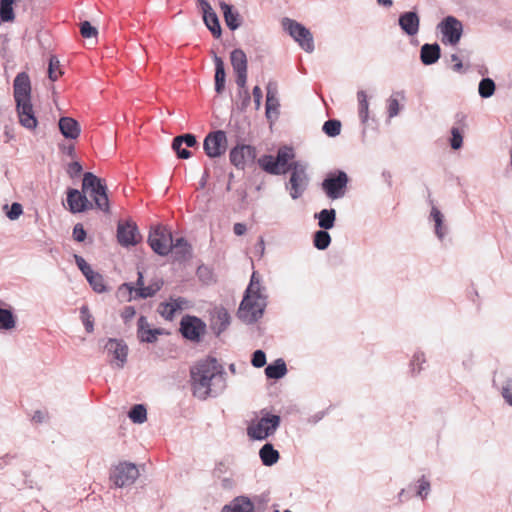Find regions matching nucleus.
Segmentation results:
<instances>
[{"instance_id": "1a4fd4ad", "label": "nucleus", "mask_w": 512, "mask_h": 512, "mask_svg": "<svg viewBox=\"0 0 512 512\" xmlns=\"http://www.w3.org/2000/svg\"><path fill=\"white\" fill-rule=\"evenodd\" d=\"M139 477L137 466L130 462H121L111 472L110 478L116 487L132 485Z\"/></svg>"}, {"instance_id": "79ce46f5", "label": "nucleus", "mask_w": 512, "mask_h": 512, "mask_svg": "<svg viewBox=\"0 0 512 512\" xmlns=\"http://www.w3.org/2000/svg\"><path fill=\"white\" fill-rule=\"evenodd\" d=\"M496 89L495 82L491 78H483L479 82L478 92L482 98L491 97Z\"/></svg>"}, {"instance_id": "052dcab7", "label": "nucleus", "mask_w": 512, "mask_h": 512, "mask_svg": "<svg viewBox=\"0 0 512 512\" xmlns=\"http://www.w3.org/2000/svg\"><path fill=\"white\" fill-rule=\"evenodd\" d=\"M160 314L166 319V320H172L175 314V308L172 307V305L167 303H161L160 304Z\"/></svg>"}, {"instance_id": "7c9ffc66", "label": "nucleus", "mask_w": 512, "mask_h": 512, "mask_svg": "<svg viewBox=\"0 0 512 512\" xmlns=\"http://www.w3.org/2000/svg\"><path fill=\"white\" fill-rule=\"evenodd\" d=\"M215 64V91L220 94L225 88V67L221 57L214 55Z\"/></svg>"}, {"instance_id": "b1692460", "label": "nucleus", "mask_w": 512, "mask_h": 512, "mask_svg": "<svg viewBox=\"0 0 512 512\" xmlns=\"http://www.w3.org/2000/svg\"><path fill=\"white\" fill-rule=\"evenodd\" d=\"M59 130L66 139L75 140L81 133L79 123L72 117L64 116L59 119Z\"/></svg>"}, {"instance_id": "c756f323", "label": "nucleus", "mask_w": 512, "mask_h": 512, "mask_svg": "<svg viewBox=\"0 0 512 512\" xmlns=\"http://www.w3.org/2000/svg\"><path fill=\"white\" fill-rule=\"evenodd\" d=\"M315 218L318 219V226L321 229H332L336 221V210L333 208L323 209L319 213L315 214Z\"/></svg>"}, {"instance_id": "4468645a", "label": "nucleus", "mask_w": 512, "mask_h": 512, "mask_svg": "<svg viewBox=\"0 0 512 512\" xmlns=\"http://www.w3.org/2000/svg\"><path fill=\"white\" fill-rule=\"evenodd\" d=\"M104 350L108 353V355L113 356L116 367H124L128 356V346L124 340L109 338L104 345Z\"/></svg>"}, {"instance_id": "f704fd0d", "label": "nucleus", "mask_w": 512, "mask_h": 512, "mask_svg": "<svg viewBox=\"0 0 512 512\" xmlns=\"http://www.w3.org/2000/svg\"><path fill=\"white\" fill-rule=\"evenodd\" d=\"M175 250L177 259H185L191 254V246L184 237L171 240V251Z\"/></svg>"}, {"instance_id": "c85d7f7f", "label": "nucleus", "mask_w": 512, "mask_h": 512, "mask_svg": "<svg viewBox=\"0 0 512 512\" xmlns=\"http://www.w3.org/2000/svg\"><path fill=\"white\" fill-rule=\"evenodd\" d=\"M259 166L267 173L280 175L286 173L287 169H282L276 157L272 155H263L258 159Z\"/></svg>"}, {"instance_id": "58836bf2", "label": "nucleus", "mask_w": 512, "mask_h": 512, "mask_svg": "<svg viewBox=\"0 0 512 512\" xmlns=\"http://www.w3.org/2000/svg\"><path fill=\"white\" fill-rule=\"evenodd\" d=\"M405 95L403 91H397L393 93L387 100V112L389 118L397 116L400 112L399 99H404Z\"/></svg>"}, {"instance_id": "49530a36", "label": "nucleus", "mask_w": 512, "mask_h": 512, "mask_svg": "<svg viewBox=\"0 0 512 512\" xmlns=\"http://www.w3.org/2000/svg\"><path fill=\"white\" fill-rule=\"evenodd\" d=\"M86 279L95 292L102 293L106 291V286L104 285V278L101 274L93 272L89 276H87Z\"/></svg>"}, {"instance_id": "ea45409f", "label": "nucleus", "mask_w": 512, "mask_h": 512, "mask_svg": "<svg viewBox=\"0 0 512 512\" xmlns=\"http://www.w3.org/2000/svg\"><path fill=\"white\" fill-rule=\"evenodd\" d=\"M331 243V236L327 230L320 229L313 235V244L318 250H325Z\"/></svg>"}, {"instance_id": "423d86ee", "label": "nucleus", "mask_w": 512, "mask_h": 512, "mask_svg": "<svg viewBox=\"0 0 512 512\" xmlns=\"http://www.w3.org/2000/svg\"><path fill=\"white\" fill-rule=\"evenodd\" d=\"M280 417L278 415L267 414L259 420L252 422L247 428V434L254 440H265L273 435L280 425Z\"/></svg>"}, {"instance_id": "864d4df0", "label": "nucleus", "mask_w": 512, "mask_h": 512, "mask_svg": "<svg viewBox=\"0 0 512 512\" xmlns=\"http://www.w3.org/2000/svg\"><path fill=\"white\" fill-rule=\"evenodd\" d=\"M174 139H175V146L178 148H179V146H182L183 144H185L186 147H194L197 144L195 135L190 134V133L176 136Z\"/></svg>"}, {"instance_id": "37998d69", "label": "nucleus", "mask_w": 512, "mask_h": 512, "mask_svg": "<svg viewBox=\"0 0 512 512\" xmlns=\"http://www.w3.org/2000/svg\"><path fill=\"white\" fill-rule=\"evenodd\" d=\"M128 416L134 423L141 424L147 419L146 408L142 404H136L130 409Z\"/></svg>"}, {"instance_id": "4d7b16f0", "label": "nucleus", "mask_w": 512, "mask_h": 512, "mask_svg": "<svg viewBox=\"0 0 512 512\" xmlns=\"http://www.w3.org/2000/svg\"><path fill=\"white\" fill-rule=\"evenodd\" d=\"M75 263L80 269V271L83 273L85 277L89 276L94 271L92 270L91 266L85 261V259L82 256L74 255Z\"/></svg>"}, {"instance_id": "680f3d73", "label": "nucleus", "mask_w": 512, "mask_h": 512, "mask_svg": "<svg viewBox=\"0 0 512 512\" xmlns=\"http://www.w3.org/2000/svg\"><path fill=\"white\" fill-rule=\"evenodd\" d=\"M169 303L175 308V311L186 309L189 305V301L183 297L170 298Z\"/></svg>"}, {"instance_id": "9d476101", "label": "nucleus", "mask_w": 512, "mask_h": 512, "mask_svg": "<svg viewBox=\"0 0 512 512\" xmlns=\"http://www.w3.org/2000/svg\"><path fill=\"white\" fill-rule=\"evenodd\" d=\"M438 29L442 34V42L450 45L458 44L463 33V25L461 21L454 16L445 17L438 24Z\"/></svg>"}, {"instance_id": "774afa93", "label": "nucleus", "mask_w": 512, "mask_h": 512, "mask_svg": "<svg viewBox=\"0 0 512 512\" xmlns=\"http://www.w3.org/2000/svg\"><path fill=\"white\" fill-rule=\"evenodd\" d=\"M236 84L240 88V91H244L247 83V71L244 72H236Z\"/></svg>"}, {"instance_id": "ddd939ff", "label": "nucleus", "mask_w": 512, "mask_h": 512, "mask_svg": "<svg viewBox=\"0 0 512 512\" xmlns=\"http://www.w3.org/2000/svg\"><path fill=\"white\" fill-rule=\"evenodd\" d=\"M229 158L237 169L243 170L246 165L254 162L256 149L251 145H237L230 150Z\"/></svg>"}, {"instance_id": "bb28decb", "label": "nucleus", "mask_w": 512, "mask_h": 512, "mask_svg": "<svg viewBox=\"0 0 512 512\" xmlns=\"http://www.w3.org/2000/svg\"><path fill=\"white\" fill-rule=\"evenodd\" d=\"M441 55L439 44H424L420 50V59L424 65H432L438 61Z\"/></svg>"}, {"instance_id": "5701e85b", "label": "nucleus", "mask_w": 512, "mask_h": 512, "mask_svg": "<svg viewBox=\"0 0 512 512\" xmlns=\"http://www.w3.org/2000/svg\"><path fill=\"white\" fill-rule=\"evenodd\" d=\"M221 512H255V505L248 496L240 495L225 504Z\"/></svg>"}, {"instance_id": "603ef678", "label": "nucleus", "mask_w": 512, "mask_h": 512, "mask_svg": "<svg viewBox=\"0 0 512 512\" xmlns=\"http://www.w3.org/2000/svg\"><path fill=\"white\" fill-rule=\"evenodd\" d=\"M425 362L426 359L424 353L421 351L415 352L410 362L412 373H420V371L422 370V364H424Z\"/></svg>"}, {"instance_id": "f8f14e48", "label": "nucleus", "mask_w": 512, "mask_h": 512, "mask_svg": "<svg viewBox=\"0 0 512 512\" xmlns=\"http://www.w3.org/2000/svg\"><path fill=\"white\" fill-rule=\"evenodd\" d=\"M205 329L206 324L196 316L186 315L181 319L180 332L188 340L199 341Z\"/></svg>"}, {"instance_id": "0e129e2a", "label": "nucleus", "mask_w": 512, "mask_h": 512, "mask_svg": "<svg viewBox=\"0 0 512 512\" xmlns=\"http://www.w3.org/2000/svg\"><path fill=\"white\" fill-rule=\"evenodd\" d=\"M73 238L77 242H83L86 238V231L82 224L78 223L73 228Z\"/></svg>"}, {"instance_id": "2f4dec72", "label": "nucleus", "mask_w": 512, "mask_h": 512, "mask_svg": "<svg viewBox=\"0 0 512 512\" xmlns=\"http://www.w3.org/2000/svg\"><path fill=\"white\" fill-rule=\"evenodd\" d=\"M287 373L286 363L279 358L265 368V374L269 379H280Z\"/></svg>"}, {"instance_id": "09e8293b", "label": "nucleus", "mask_w": 512, "mask_h": 512, "mask_svg": "<svg viewBox=\"0 0 512 512\" xmlns=\"http://www.w3.org/2000/svg\"><path fill=\"white\" fill-rule=\"evenodd\" d=\"M80 316H81L82 323L85 327V330L88 333H92L94 330V318H93L92 314L90 313V310L87 305H83L80 308Z\"/></svg>"}, {"instance_id": "dca6fc26", "label": "nucleus", "mask_w": 512, "mask_h": 512, "mask_svg": "<svg viewBox=\"0 0 512 512\" xmlns=\"http://www.w3.org/2000/svg\"><path fill=\"white\" fill-rule=\"evenodd\" d=\"M198 7L203 14V21L212 35L216 38L221 36L222 30L219 18L207 0H197Z\"/></svg>"}, {"instance_id": "cd10ccee", "label": "nucleus", "mask_w": 512, "mask_h": 512, "mask_svg": "<svg viewBox=\"0 0 512 512\" xmlns=\"http://www.w3.org/2000/svg\"><path fill=\"white\" fill-rule=\"evenodd\" d=\"M230 324V315L228 311L221 308L215 312L212 317L211 328L216 335L224 332Z\"/></svg>"}, {"instance_id": "6e6d98bb", "label": "nucleus", "mask_w": 512, "mask_h": 512, "mask_svg": "<svg viewBox=\"0 0 512 512\" xmlns=\"http://www.w3.org/2000/svg\"><path fill=\"white\" fill-rule=\"evenodd\" d=\"M80 33L84 38H91L97 35V29L89 21L80 23Z\"/></svg>"}, {"instance_id": "a211bd4d", "label": "nucleus", "mask_w": 512, "mask_h": 512, "mask_svg": "<svg viewBox=\"0 0 512 512\" xmlns=\"http://www.w3.org/2000/svg\"><path fill=\"white\" fill-rule=\"evenodd\" d=\"M16 103L31 100V84L27 73H18L13 82Z\"/></svg>"}, {"instance_id": "aec40b11", "label": "nucleus", "mask_w": 512, "mask_h": 512, "mask_svg": "<svg viewBox=\"0 0 512 512\" xmlns=\"http://www.w3.org/2000/svg\"><path fill=\"white\" fill-rule=\"evenodd\" d=\"M398 24L408 36H414L419 32L420 17L415 11H407L400 14Z\"/></svg>"}, {"instance_id": "473e14b6", "label": "nucleus", "mask_w": 512, "mask_h": 512, "mask_svg": "<svg viewBox=\"0 0 512 512\" xmlns=\"http://www.w3.org/2000/svg\"><path fill=\"white\" fill-rule=\"evenodd\" d=\"M260 459L265 466H272L279 460V452L274 449L271 443H266L259 451Z\"/></svg>"}, {"instance_id": "412c9836", "label": "nucleus", "mask_w": 512, "mask_h": 512, "mask_svg": "<svg viewBox=\"0 0 512 512\" xmlns=\"http://www.w3.org/2000/svg\"><path fill=\"white\" fill-rule=\"evenodd\" d=\"M277 94V83L269 81L266 86V117L268 119H271L273 115L277 117L279 114L280 103Z\"/></svg>"}, {"instance_id": "5fc2aeb1", "label": "nucleus", "mask_w": 512, "mask_h": 512, "mask_svg": "<svg viewBox=\"0 0 512 512\" xmlns=\"http://www.w3.org/2000/svg\"><path fill=\"white\" fill-rule=\"evenodd\" d=\"M430 490H431V485H430L429 480L425 476H422L418 480V487H417L416 495L424 500L428 496Z\"/></svg>"}, {"instance_id": "a18cd8bd", "label": "nucleus", "mask_w": 512, "mask_h": 512, "mask_svg": "<svg viewBox=\"0 0 512 512\" xmlns=\"http://www.w3.org/2000/svg\"><path fill=\"white\" fill-rule=\"evenodd\" d=\"M463 133L464 129L459 126H453L451 128V137L449 143L452 149L458 150L463 145Z\"/></svg>"}, {"instance_id": "3c124183", "label": "nucleus", "mask_w": 512, "mask_h": 512, "mask_svg": "<svg viewBox=\"0 0 512 512\" xmlns=\"http://www.w3.org/2000/svg\"><path fill=\"white\" fill-rule=\"evenodd\" d=\"M62 74L60 71V62L56 56L49 59L48 76L51 81H56Z\"/></svg>"}, {"instance_id": "a19ab883", "label": "nucleus", "mask_w": 512, "mask_h": 512, "mask_svg": "<svg viewBox=\"0 0 512 512\" xmlns=\"http://www.w3.org/2000/svg\"><path fill=\"white\" fill-rule=\"evenodd\" d=\"M15 0H0V19L3 22L13 21L15 18L13 3Z\"/></svg>"}, {"instance_id": "39448f33", "label": "nucleus", "mask_w": 512, "mask_h": 512, "mask_svg": "<svg viewBox=\"0 0 512 512\" xmlns=\"http://www.w3.org/2000/svg\"><path fill=\"white\" fill-rule=\"evenodd\" d=\"M348 175L342 170L330 172L321 186L326 196L331 200L343 198L347 191Z\"/></svg>"}, {"instance_id": "9b49d317", "label": "nucleus", "mask_w": 512, "mask_h": 512, "mask_svg": "<svg viewBox=\"0 0 512 512\" xmlns=\"http://www.w3.org/2000/svg\"><path fill=\"white\" fill-rule=\"evenodd\" d=\"M227 147L226 133L222 130L210 132L203 142V149L210 158L220 157Z\"/></svg>"}, {"instance_id": "4c0bfd02", "label": "nucleus", "mask_w": 512, "mask_h": 512, "mask_svg": "<svg viewBox=\"0 0 512 512\" xmlns=\"http://www.w3.org/2000/svg\"><path fill=\"white\" fill-rule=\"evenodd\" d=\"M16 326V316L11 309L0 308V330H11Z\"/></svg>"}, {"instance_id": "de8ad7c7", "label": "nucleus", "mask_w": 512, "mask_h": 512, "mask_svg": "<svg viewBox=\"0 0 512 512\" xmlns=\"http://www.w3.org/2000/svg\"><path fill=\"white\" fill-rule=\"evenodd\" d=\"M322 130L329 137H336L341 132V122L337 119H329L323 124Z\"/></svg>"}, {"instance_id": "338daca9", "label": "nucleus", "mask_w": 512, "mask_h": 512, "mask_svg": "<svg viewBox=\"0 0 512 512\" xmlns=\"http://www.w3.org/2000/svg\"><path fill=\"white\" fill-rule=\"evenodd\" d=\"M172 149L176 152L178 158L180 159H188L191 156V152L182 146H175V139L172 141Z\"/></svg>"}, {"instance_id": "c03bdc74", "label": "nucleus", "mask_w": 512, "mask_h": 512, "mask_svg": "<svg viewBox=\"0 0 512 512\" xmlns=\"http://www.w3.org/2000/svg\"><path fill=\"white\" fill-rule=\"evenodd\" d=\"M276 158H277V161L280 164L281 168L287 169L288 165L290 164V163H288L289 160L294 158V151L291 147H287V146L281 147L277 151Z\"/></svg>"}, {"instance_id": "a878e982", "label": "nucleus", "mask_w": 512, "mask_h": 512, "mask_svg": "<svg viewBox=\"0 0 512 512\" xmlns=\"http://www.w3.org/2000/svg\"><path fill=\"white\" fill-rule=\"evenodd\" d=\"M219 6L223 12L224 20L227 27L234 31L241 26V17L238 11L233 10V6L226 2H219Z\"/></svg>"}, {"instance_id": "13d9d810", "label": "nucleus", "mask_w": 512, "mask_h": 512, "mask_svg": "<svg viewBox=\"0 0 512 512\" xmlns=\"http://www.w3.org/2000/svg\"><path fill=\"white\" fill-rule=\"evenodd\" d=\"M22 213H23L22 205L18 202H14L10 206L9 210L6 212V216L10 220H16L21 216Z\"/></svg>"}, {"instance_id": "69168bd1", "label": "nucleus", "mask_w": 512, "mask_h": 512, "mask_svg": "<svg viewBox=\"0 0 512 512\" xmlns=\"http://www.w3.org/2000/svg\"><path fill=\"white\" fill-rule=\"evenodd\" d=\"M253 100L255 104V109L259 110L261 107V101H262V90L259 86H255L252 90Z\"/></svg>"}, {"instance_id": "2eb2a0df", "label": "nucleus", "mask_w": 512, "mask_h": 512, "mask_svg": "<svg viewBox=\"0 0 512 512\" xmlns=\"http://www.w3.org/2000/svg\"><path fill=\"white\" fill-rule=\"evenodd\" d=\"M117 239L124 247L136 245L141 239L137 225L129 221L119 222L117 226Z\"/></svg>"}, {"instance_id": "f3484780", "label": "nucleus", "mask_w": 512, "mask_h": 512, "mask_svg": "<svg viewBox=\"0 0 512 512\" xmlns=\"http://www.w3.org/2000/svg\"><path fill=\"white\" fill-rule=\"evenodd\" d=\"M67 203L72 213H81L93 208V203L88 200L86 194L73 188L67 191Z\"/></svg>"}, {"instance_id": "393cba45", "label": "nucleus", "mask_w": 512, "mask_h": 512, "mask_svg": "<svg viewBox=\"0 0 512 512\" xmlns=\"http://www.w3.org/2000/svg\"><path fill=\"white\" fill-rule=\"evenodd\" d=\"M137 324V335L141 342L154 343L157 340V336L161 334L160 329L149 328L148 321L145 316H140Z\"/></svg>"}, {"instance_id": "f03ea898", "label": "nucleus", "mask_w": 512, "mask_h": 512, "mask_svg": "<svg viewBox=\"0 0 512 512\" xmlns=\"http://www.w3.org/2000/svg\"><path fill=\"white\" fill-rule=\"evenodd\" d=\"M265 307L266 298L260 291V280L253 272L245 296L240 303L238 317L245 323H255L262 317Z\"/></svg>"}, {"instance_id": "20e7f679", "label": "nucleus", "mask_w": 512, "mask_h": 512, "mask_svg": "<svg viewBox=\"0 0 512 512\" xmlns=\"http://www.w3.org/2000/svg\"><path fill=\"white\" fill-rule=\"evenodd\" d=\"M288 170L291 171V174L289 181L286 183V189L289 191L291 198L296 200L303 195L308 187L309 178L306 173L307 165L299 161H294L288 165L287 171Z\"/></svg>"}, {"instance_id": "0eeeda50", "label": "nucleus", "mask_w": 512, "mask_h": 512, "mask_svg": "<svg viewBox=\"0 0 512 512\" xmlns=\"http://www.w3.org/2000/svg\"><path fill=\"white\" fill-rule=\"evenodd\" d=\"M282 26L304 51L308 53L314 51L313 35L305 26L290 18H283Z\"/></svg>"}, {"instance_id": "e2e57ef3", "label": "nucleus", "mask_w": 512, "mask_h": 512, "mask_svg": "<svg viewBox=\"0 0 512 512\" xmlns=\"http://www.w3.org/2000/svg\"><path fill=\"white\" fill-rule=\"evenodd\" d=\"M82 170V165L78 161L71 162L67 167V173L71 178L78 177L81 174Z\"/></svg>"}, {"instance_id": "c9c22d12", "label": "nucleus", "mask_w": 512, "mask_h": 512, "mask_svg": "<svg viewBox=\"0 0 512 512\" xmlns=\"http://www.w3.org/2000/svg\"><path fill=\"white\" fill-rule=\"evenodd\" d=\"M431 219L435 222V234L436 236L442 240L446 235V227L443 225L444 216L441 211L433 206L430 212Z\"/></svg>"}, {"instance_id": "7ed1b4c3", "label": "nucleus", "mask_w": 512, "mask_h": 512, "mask_svg": "<svg viewBox=\"0 0 512 512\" xmlns=\"http://www.w3.org/2000/svg\"><path fill=\"white\" fill-rule=\"evenodd\" d=\"M82 191L86 196L93 199V207L103 211L109 212V199L107 196L106 184L91 172H86L83 175Z\"/></svg>"}, {"instance_id": "e433bc0d", "label": "nucleus", "mask_w": 512, "mask_h": 512, "mask_svg": "<svg viewBox=\"0 0 512 512\" xmlns=\"http://www.w3.org/2000/svg\"><path fill=\"white\" fill-rule=\"evenodd\" d=\"M358 100V114L361 122L365 124L369 118V102L365 91L359 90L357 92Z\"/></svg>"}, {"instance_id": "f257e3e1", "label": "nucleus", "mask_w": 512, "mask_h": 512, "mask_svg": "<svg viewBox=\"0 0 512 512\" xmlns=\"http://www.w3.org/2000/svg\"><path fill=\"white\" fill-rule=\"evenodd\" d=\"M190 373L193 395L200 400L216 397L225 388V373L215 358L198 362Z\"/></svg>"}, {"instance_id": "6ab92c4d", "label": "nucleus", "mask_w": 512, "mask_h": 512, "mask_svg": "<svg viewBox=\"0 0 512 512\" xmlns=\"http://www.w3.org/2000/svg\"><path fill=\"white\" fill-rule=\"evenodd\" d=\"M16 109L20 124L26 129L33 130L37 127L38 121L35 117L31 100L16 103Z\"/></svg>"}, {"instance_id": "6e6552de", "label": "nucleus", "mask_w": 512, "mask_h": 512, "mask_svg": "<svg viewBox=\"0 0 512 512\" xmlns=\"http://www.w3.org/2000/svg\"><path fill=\"white\" fill-rule=\"evenodd\" d=\"M171 231L162 225L152 227L149 236L148 243L151 249L160 256H166L171 252Z\"/></svg>"}, {"instance_id": "8fccbe9b", "label": "nucleus", "mask_w": 512, "mask_h": 512, "mask_svg": "<svg viewBox=\"0 0 512 512\" xmlns=\"http://www.w3.org/2000/svg\"><path fill=\"white\" fill-rule=\"evenodd\" d=\"M500 394L505 403L512 407V377L504 380L500 388Z\"/></svg>"}, {"instance_id": "72a5a7b5", "label": "nucleus", "mask_w": 512, "mask_h": 512, "mask_svg": "<svg viewBox=\"0 0 512 512\" xmlns=\"http://www.w3.org/2000/svg\"><path fill=\"white\" fill-rule=\"evenodd\" d=\"M230 61L235 73L247 71V56L242 49H234L230 53Z\"/></svg>"}, {"instance_id": "4be33fe9", "label": "nucleus", "mask_w": 512, "mask_h": 512, "mask_svg": "<svg viewBox=\"0 0 512 512\" xmlns=\"http://www.w3.org/2000/svg\"><path fill=\"white\" fill-rule=\"evenodd\" d=\"M163 281H154L148 286L135 288L132 283H124L121 285L120 290L125 288L130 294L135 293L134 298L146 299L153 297L162 288Z\"/></svg>"}, {"instance_id": "bf43d9fd", "label": "nucleus", "mask_w": 512, "mask_h": 512, "mask_svg": "<svg viewBox=\"0 0 512 512\" xmlns=\"http://www.w3.org/2000/svg\"><path fill=\"white\" fill-rule=\"evenodd\" d=\"M251 363L256 368H261L266 364V355L262 350H256L252 354Z\"/></svg>"}]
</instances>
